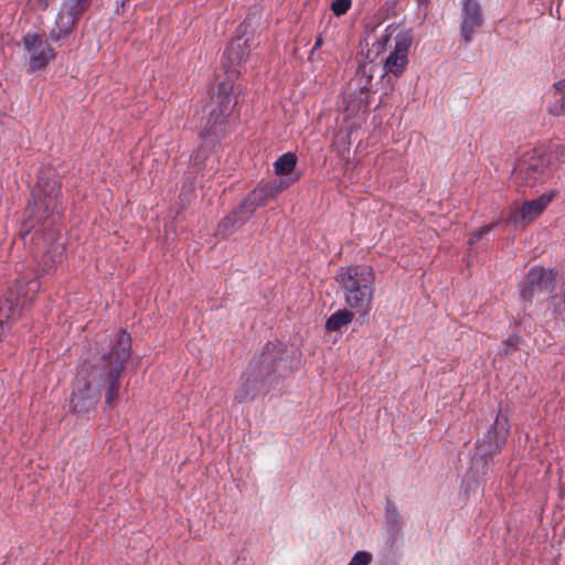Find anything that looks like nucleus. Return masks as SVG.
I'll return each instance as SVG.
<instances>
[{"mask_svg": "<svg viewBox=\"0 0 565 565\" xmlns=\"http://www.w3.org/2000/svg\"><path fill=\"white\" fill-rule=\"evenodd\" d=\"M510 431L508 417L498 413L492 426L487 430L481 439L477 441V452L473 458V465L477 463L478 457L484 459V466L488 465L487 459L501 451L504 447Z\"/></svg>", "mask_w": 565, "mask_h": 565, "instance_id": "7", "label": "nucleus"}, {"mask_svg": "<svg viewBox=\"0 0 565 565\" xmlns=\"http://www.w3.org/2000/svg\"><path fill=\"white\" fill-rule=\"evenodd\" d=\"M338 281L344 291L345 302L351 308L364 309L370 305L374 284V271L370 266L341 268Z\"/></svg>", "mask_w": 565, "mask_h": 565, "instance_id": "3", "label": "nucleus"}, {"mask_svg": "<svg viewBox=\"0 0 565 565\" xmlns=\"http://www.w3.org/2000/svg\"><path fill=\"white\" fill-rule=\"evenodd\" d=\"M130 355L131 337L125 330H119L108 352L96 362H83L73 382L70 399L72 413L88 418L95 412L102 393L105 406L113 408L119 399L121 376Z\"/></svg>", "mask_w": 565, "mask_h": 565, "instance_id": "1", "label": "nucleus"}, {"mask_svg": "<svg viewBox=\"0 0 565 565\" xmlns=\"http://www.w3.org/2000/svg\"><path fill=\"white\" fill-rule=\"evenodd\" d=\"M322 45V38L321 36H318L317 40H316V43L313 45V47L311 49V54L318 50L320 46Z\"/></svg>", "mask_w": 565, "mask_h": 565, "instance_id": "31", "label": "nucleus"}, {"mask_svg": "<svg viewBox=\"0 0 565 565\" xmlns=\"http://www.w3.org/2000/svg\"><path fill=\"white\" fill-rule=\"evenodd\" d=\"M372 562V554L366 551L356 552L348 565H370Z\"/></svg>", "mask_w": 565, "mask_h": 565, "instance_id": "24", "label": "nucleus"}, {"mask_svg": "<svg viewBox=\"0 0 565 565\" xmlns=\"http://www.w3.org/2000/svg\"><path fill=\"white\" fill-rule=\"evenodd\" d=\"M288 184H286L282 180H273L270 182L265 183L262 186L256 188L258 191H262L265 200L268 202L269 200L275 199L280 192H282Z\"/></svg>", "mask_w": 565, "mask_h": 565, "instance_id": "22", "label": "nucleus"}, {"mask_svg": "<svg viewBox=\"0 0 565 565\" xmlns=\"http://www.w3.org/2000/svg\"><path fill=\"white\" fill-rule=\"evenodd\" d=\"M554 87L557 92L559 93H563L565 92V78L562 79V81H558L557 83L554 84Z\"/></svg>", "mask_w": 565, "mask_h": 565, "instance_id": "28", "label": "nucleus"}, {"mask_svg": "<svg viewBox=\"0 0 565 565\" xmlns=\"http://www.w3.org/2000/svg\"><path fill=\"white\" fill-rule=\"evenodd\" d=\"M551 177V156L544 147L524 152L512 172L514 184L525 188L543 184Z\"/></svg>", "mask_w": 565, "mask_h": 565, "instance_id": "4", "label": "nucleus"}, {"mask_svg": "<svg viewBox=\"0 0 565 565\" xmlns=\"http://www.w3.org/2000/svg\"><path fill=\"white\" fill-rule=\"evenodd\" d=\"M243 210L239 205L227 216H225L217 226V235L222 238L227 237L236 230L242 227L249 218H243Z\"/></svg>", "mask_w": 565, "mask_h": 565, "instance_id": "16", "label": "nucleus"}, {"mask_svg": "<svg viewBox=\"0 0 565 565\" xmlns=\"http://www.w3.org/2000/svg\"><path fill=\"white\" fill-rule=\"evenodd\" d=\"M494 227V224H488L479 227L478 230L473 231L471 233V236L469 238V244L472 245L476 242L480 241L484 235H487L492 228Z\"/></svg>", "mask_w": 565, "mask_h": 565, "instance_id": "26", "label": "nucleus"}, {"mask_svg": "<svg viewBox=\"0 0 565 565\" xmlns=\"http://www.w3.org/2000/svg\"><path fill=\"white\" fill-rule=\"evenodd\" d=\"M553 194L544 193L540 198L526 201L523 205L511 213L509 221L514 225L527 224L536 218L552 202Z\"/></svg>", "mask_w": 565, "mask_h": 565, "instance_id": "14", "label": "nucleus"}, {"mask_svg": "<svg viewBox=\"0 0 565 565\" xmlns=\"http://www.w3.org/2000/svg\"><path fill=\"white\" fill-rule=\"evenodd\" d=\"M554 279L553 270H546L541 267L531 268L521 284V297L530 299L537 291L553 288Z\"/></svg>", "mask_w": 565, "mask_h": 565, "instance_id": "12", "label": "nucleus"}, {"mask_svg": "<svg viewBox=\"0 0 565 565\" xmlns=\"http://www.w3.org/2000/svg\"><path fill=\"white\" fill-rule=\"evenodd\" d=\"M255 46L254 38L246 35L245 31L231 41L223 55L226 78L233 79L234 76L239 74V67L246 62Z\"/></svg>", "mask_w": 565, "mask_h": 565, "instance_id": "9", "label": "nucleus"}, {"mask_svg": "<svg viewBox=\"0 0 565 565\" xmlns=\"http://www.w3.org/2000/svg\"><path fill=\"white\" fill-rule=\"evenodd\" d=\"M481 6L478 0H462L460 15V36L470 43L476 31L483 24Z\"/></svg>", "mask_w": 565, "mask_h": 565, "instance_id": "11", "label": "nucleus"}, {"mask_svg": "<svg viewBox=\"0 0 565 565\" xmlns=\"http://www.w3.org/2000/svg\"><path fill=\"white\" fill-rule=\"evenodd\" d=\"M558 150H559V154H561V156H564V154H565V147L561 146V147L558 148Z\"/></svg>", "mask_w": 565, "mask_h": 565, "instance_id": "33", "label": "nucleus"}, {"mask_svg": "<svg viewBox=\"0 0 565 565\" xmlns=\"http://www.w3.org/2000/svg\"><path fill=\"white\" fill-rule=\"evenodd\" d=\"M245 28H246V26H244V25H239V32H241L243 29H245Z\"/></svg>", "mask_w": 565, "mask_h": 565, "instance_id": "34", "label": "nucleus"}, {"mask_svg": "<svg viewBox=\"0 0 565 565\" xmlns=\"http://www.w3.org/2000/svg\"><path fill=\"white\" fill-rule=\"evenodd\" d=\"M413 43V31L407 29L395 35L394 51L391 52V74L399 76L408 64V51Z\"/></svg>", "mask_w": 565, "mask_h": 565, "instance_id": "13", "label": "nucleus"}, {"mask_svg": "<svg viewBox=\"0 0 565 565\" xmlns=\"http://www.w3.org/2000/svg\"><path fill=\"white\" fill-rule=\"evenodd\" d=\"M547 111L552 116H565V99L556 98L555 100L551 102L547 106Z\"/></svg>", "mask_w": 565, "mask_h": 565, "instance_id": "23", "label": "nucleus"}, {"mask_svg": "<svg viewBox=\"0 0 565 565\" xmlns=\"http://www.w3.org/2000/svg\"><path fill=\"white\" fill-rule=\"evenodd\" d=\"M233 79L226 78L217 86V92L212 96L213 107L210 111V118L202 130V137L217 136L222 130V125L231 115L236 100L233 97Z\"/></svg>", "mask_w": 565, "mask_h": 565, "instance_id": "6", "label": "nucleus"}, {"mask_svg": "<svg viewBox=\"0 0 565 565\" xmlns=\"http://www.w3.org/2000/svg\"><path fill=\"white\" fill-rule=\"evenodd\" d=\"M267 203L262 191L254 189L241 202L239 207L243 210V218H250L255 211Z\"/></svg>", "mask_w": 565, "mask_h": 565, "instance_id": "18", "label": "nucleus"}, {"mask_svg": "<svg viewBox=\"0 0 565 565\" xmlns=\"http://www.w3.org/2000/svg\"><path fill=\"white\" fill-rule=\"evenodd\" d=\"M354 315L348 309H340L332 313L326 321V330L329 332L340 331L352 322Z\"/></svg>", "mask_w": 565, "mask_h": 565, "instance_id": "19", "label": "nucleus"}, {"mask_svg": "<svg viewBox=\"0 0 565 565\" xmlns=\"http://www.w3.org/2000/svg\"><path fill=\"white\" fill-rule=\"evenodd\" d=\"M390 518H391V523L393 522V520L395 521V514L392 511H391ZM392 532H393V527L391 526V533Z\"/></svg>", "mask_w": 565, "mask_h": 565, "instance_id": "32", "label": "nucleus"}, {"mask_svg": "<svg viewBox=\"0 0 565 565\" xmlns=\"http://www.w3.org/2000/svg\"><path fill=\"white\" fill-rule=\"evenodd\" d=\"M216 137L217 136L203 138L201 136V138L203 139V145L200 146L191 157V164L195 170V173H200L201 171L204 170L205 161L209 158L210 148L212 145H214Z\"/></svg>", "mask_w": 565, "mask_h": 565, "instance_id": "17", "label": "nucleus"}, {"mask_svg": "<svg viewBox=\"0 0 565 565\" xmlns=\"http://www.w3.org/2000/svg\"><path fill=\"white\" fill-rule=\"evenodd\" d=\"M297 163V157L294 152H286L274 163L275 172L279 175L290 174Z\"/></svg>", "mask_w": 565, "mask_h": 565, "instance_id": "20", "label": "nucleus"}, {"mask_svg": "<svg viewBox=\"0 0 565 565\" xmlns=\"http://www.w3.org/2000/svg\"><path fill=\"white\" fill-rule=\"evenodd\" d=\"M38 6L42 9V10H45L50 2H52L53 0H35Z\"/></svg>", "mask_w": 565, "mask_h": 565, "instance_id": "29", "label": "nucleus"}, {"mask_svg": "<svg viewBox=\"0 0 565 565\" xmlns=\"http://www.w3.org/2000/svg\"><path fill=\"white\" fill-rule=\"evenodd\" d=\"M351 3V0H333L331 3V10L335 15H342L350 9Z\"/></svg>", "mask_w": 565, "mask_h": 565, "instance_id": "25", "label": "nucleus"}, {"mask_svg": "<svg viewBox=\"0 0 565 565\" xmlns=\"http://www.w3.org/2000/svg\"><path fill=\"white\" fill-rule=\"evenodd\" d=\"M520 341V338L515 334L513 335H510L504 342L503 344L507 347V349L504 350V353L508 354L509 352V349L510 348H513V347H516L518 343Z\"/></svg>", "mask_w": 565, "mask_h": 565, "instance_id": "27", "label": "nucleus"}, {"mask_svg": "<svg viewBox=\"0 0 565 565\" xmlns=\"http://www.w3.org/2000/svg\"><path fill=\"white\" fill-rule=\"evenodd\" d=\"M24 50L30 55L28 72H35L43 68L55 58V52L39 34H26L23 36Z\"/></svg>", "mask_w": 565, "mask_h": 565, "instance_id": "10", "label": "nucleus"}, {"mask_svg": "<svg viewBox=\"0 0 565 565\" xmlns=\"http://www.w3.org/2000/svg\"><path fill=\"white\" fill-rule=\"evenodd\" d=\"M292 371L288 348L280 341H268L262 352L254 355L242 375L234 401L242 404L268 393L273 383Z\"/></svg>", "mask_w": 565, "mask_h": 565, "instance_id": "2", "label": "nucleus"}, {"mask_svg": "<svg viewBox=\"0 0 565 565\" xmlns=\"http://www.w3.org/2000/svg\"><path fill=\"white\" fill-rule=\"evenodd\" d=\"M39 288L40 285L34 279L29 281L18 279L10 287L6 297L0 301V328L2 331H4V326L9 327L21 316V311L30 306Z\"/></svg>", "mask_w": 565, "mask_h": 565, "instance_id": "5", "label": "nucleus"}, {"mask_svg": "<svg viewBox=\"0 0 565 565\" xmlns=\"http://www.w3.org/2000/svg\"><path fill=\"white\" fill-rule=\"evenodd\" d=\"M356 132V129L353 128L352 126L348 128V134H347V138H348V143L351 145L352 142V135Z\"/></svg>", "mask_w": 565, "mask_h": 565, "instance_id": "30", "label": "nucleus"}, {"mask_svg": "<svg viewBox=\"0 0 565 565\" xmlns=\"http://www.w3.org/2000/svg\"><path fill=\"white\" fill-rule=\"evenodd\" d=\"M388 43V25L384 28L380 38L376 39L370 49H367L365 58L370 63H375L379 58L380 64H382V76H386L388 74V55H385L386 45Z\"/></svg>", "mask_w": 565, "mask_h": 565, "instance_id": "15", "label": "nucleus"}, {"mask_svg": "<svg viewBox=\"0 0 565 565\" xmlns=\"http://www.w3.org/2000/svg\"><path fill=\"white\" fill-rule=\"evenodd\" d=\"M38 185L42 189L44 195L49 198L50 200L57 201V199L61 196V189L58 185L57 180H52V182H49L44 179L43 175H39L38 178ZM57 207V202L54 203L53 210Z\"/></svg>", "mask_w": 565, "mask_h": 565, "instance_id": "21", "label": "nucleus"}, {"mask_svg": "<svg viewBox=\"0 0 565 565\" xmlns=\"http://www.w3.org/2000/svg\"><path fill=\"white\" fill-rule=\"evenodd\" d=\"M90 0H64L50 31V39L57 42L65 39L74 29L79 15L88 8Z\"/></svg>", "mask_w": 565, "mask_h": 565, "instance_id": "8", "label": "nucleus"}]
</instances>
